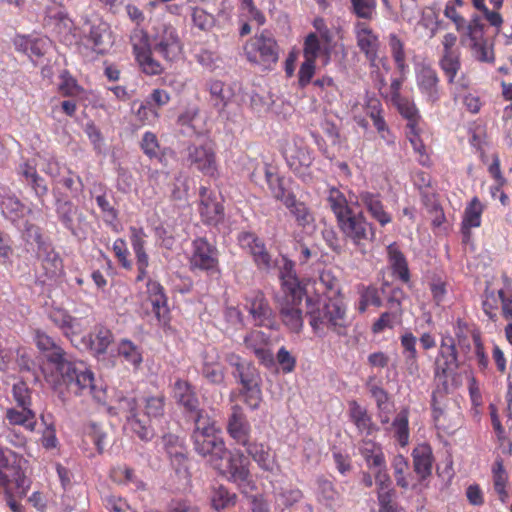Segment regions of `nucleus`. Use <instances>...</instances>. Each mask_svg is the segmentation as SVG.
Instances as JSON below:
<instances>
[{"label":"nucleus","mask_w":512,"mask_h":512,"mask_svg":"<svg viewBox=\"0 0 512 512\" xmlns=\"http://www.w3.org/2000/svg\"><path fill=\"white\" fill-rule=\"evenodd\" d=\"M85 25L88 30L83 28V38L80 37L83 44L97 54L104 55L108 53L115 42L110 25L101 19L86 20Z\"/></svg>","instance_id":"obj_12"},{"label":"nucleus","mask_w":512,"mask_h":512,"mask_svg":"<svg viewBox=\"0 0 512 512\" xmlns=\"http://www.w3.org/2000/svg\"><path fill=\"white\" fill-rule=\"evenodd\" d=\"M113 342L112 332L104 326H96L89 334L86 346L95 355H103Z\"/></svg>","instance_id":"obj_41"},{"label":"nucleus","mask_w":512,"mask_h":512,"mask_svg":"<svg viewBox=\"0 0 512 512\" xmlns=\"http://www.w3.org/2000/svg\"><path fill=\"white\" fill-rule=\"evenodd\" d=\"M421 127L420 124L412 126H406V137L409 140L414 152L418 155L417 160L421 165H427L429 163V156L426 150V146L421 139Z\"/></svg>","instance_id":"obj_53"},{"label":"nucleus","mask_w":512,"mask_h":512,"mask_svg":"<svg viewBox=\"0 0 512 512\" xmlns=\"http://www.w3.org/2000/svg\"><path fill=\"white\" fill-rule=\"evenodd\" d=\"M0 488L9 497L23 495L29 488V480L22 468V459L9 449H0Z\"/></svg>","instance_id":"obj_8"},{"label":"nucleus","mask_w":512,"mask_h":512,"mask_svg":"<svg viewBox=\"0 0 512 512\" xmlns=\"http://www.w3.org/2000/svg\"><path fill=\"white\" fill-rule=\"evenodd\" d=\"M35 343L39 350L49 352L47 360L53 366L52 371L43 367L46 381L54 388L65 385L77 395H90L96 401H106V391L102 384L94 379L93 372L83 361L67 358L63 349L42 331H36Z\"/></svg>","instance_id":"obj_1"},{"label":"nucleus","mask_w":512,"mask_h":512,"mask_svg":"<svg viewBox=\"0 0 512 512\" xmlns=\"http://www.w3.org/2000/svg\"><path fill=\"white\" fill-rule=\"evenodd\" d=\"M353 12L362 19H371L376 9V0H350Z\"/></svg>","instance_id":"obj_63"},{"label":"nucleus","mask_w":512,"mask_h":512,"mask_svg":"<svg viewBox=\"0 0 512 512\" xmlns=\"http://www.w3.org/2000/svg\"><path fill=\"white\" fill-rule=\"evenodd\" d=\"M225 458L227 459L225 464L222 460L219 468H213L235 483L243 493L248 494L254 491L256 486L249 470V461L244 454L240 450L227 451Z\"/></svg>","instance_id":"obj_11"},{"label":"nucleus","mask_w":512,"mask_h":512,"mask_svg":"<svg viewBox=\"0 0 512 512\" xmlns=\"http://www.w3.org/2000/svg\"><path fill=\"white\" fill-rule=\"evenodd\" d=\"M13 43L17 51L24 53L30 59L44 56L51 46L50 39L40 35H17Z\"/></svg>","instance_id":"obj_26"},{"label":"nucleus","mask_w":512,"mask_h":512,"mask_svg":"<svg viewBox=\"0 0 512 512\" xmlns=\"http://www.w3.org/2000/svg\"><path fill=\"white\" fill-rule=\"evenodd\" d=\"M190 266L210 274L219 272L218 250L204 238L195 239L192 243Z\"/></svg>","instance_id":"obj_17"},{"label":"nucleus","mask_w":512,"mask_h":512,"mask_svg":"<svg viewBox=\"0 0 512 512\" xmlns=\"http://www.w3.org/2000/svg\"><path fill=\"white\" fill-rule=\"evenodd\" d=\"M147 294L157 318L159 320L164 319L169 312L164 288L157 281L149 280L147 282Z\"/></svg>","instance_id":"obj_42"},{"label":"nucleus","mask_w":512,"mask_h":512,"mask_svg":"<svg viewBox=\"0 0 512 512\" xmlns=\"http://www.w3.org/2000/svg\"><path fill=\"white\" fill-rule=\"evenodd\" d=\"M57 213L62 224L73 235L78 236L86 224L84 214L69 201L60 203L57 207Z\"/></svg>","instance_id":"obj_32"},{"label":"nucleus","mask_w":512,"mask_h":512,"mask_svg":"<svg viewBox=\"0 0 512 512\" xmlns=\"http://www.w3.org/2000/svg\"><path fill=\"white\" fill-rule=\"evenodd\" d=\"M416 82L425 102L430 105L439 102L441 98L439 77L433 68L429 66L420 67L416 72Z\"/></svg>","instance_id":"obj_21"},{"label":"nucleus","mask_w":512,"mask_h":512,"mask_svg":"<svg viewBox=\"0 0 512 512\" xmlns=\"http://www.w3.org/2000/svg\"><path fill=\"white\" fill-rule=\"evenodd\" d=\"M244 53L249 62L265 69H270L279 59L278 44L272 34L266 30L246 42Z\"/></svg>","instance_id":"obj_10"},{"label":"nucleus","mask_w":512,"mask_h":512,"mask_svg":"<svg viewBox=\"0 0 512 512\" xmlns=\"http://www.w3.org/2000/svg\"><path fill=\"white\" fill-rule=\"evenodd\" d=\"M483 211L484 206L477 197H474L466 206L461 224V231L465 241L469 240L472 228L480 227Z\"/></svg>","instance_id":"obj_39"},{"label":"nucleus","mask_w":512,"mask_h":512,"mask_svg":"<svg viewBox=\"0 0 512 512\" xmlns=\"http://www.w3.org/2000/svg\"><path fill=\"white\" fill-rule=\"evenodd\" d=\"M187 161L206 176L215 177L218 173L215 146L212 141L206 140L188 146Z\"/></svg>","instance_id":"obj_14"},{"label":"nucleus","mask_w":512,"mask_h":512,"mask_svg":"<svg viewBox=\"0 0 512 512\" xmlns=\"http://www.w3.org/2000/svg\"><path fill=\"white\" fill-rule=\"evenodd\" d=\"M273 196L283 202L286 208L294 216L298 226L306 230H313L315 227V218L310 209L303 203L297 201L295 196L286 192L284 188L279 185L277 188L271 187Z\"/></svg>","instance_id":"obj_18"},{"label":"nucleus","mask_w":512,"mask_h":512,"mask_svg":"<svg viewBox=\"0 0 512 512\" xmlns=\"http://www.w3.org/2000/svg\"><path fill=\"white\" fill-rule=\"evenodd\" d=\"M459 367L454 339L443 337L435 360V378L448 389V379L455 381L456 371Z\"/></svg>","instance_id":"obj_13"},{"label":"nucleus","mask_w":512,"mask_h":512,"mask_svg":"<svg viewBox=\"0 0 512 512\" xmlns=\"http://www.w3.org/2000/svg\"><path fill=\"white\" fill-rule=\"evenodd\" d=\"M389 265L393 271V275L396 276L403 283H409L410 272L408 269L407 261L398 249L396 244H390L387 247Z\"/></svg>","instance_id":"obj_45"},{"label":"nucleus","mask_w":512,"mask_h":512,"mask_svg":"<svg viewBox=\"0 0 512 512\" xmlns=\"http://www.w3.org/2000/svg\"><path fill=\"white\" fill-rule=\"evenodd\" d=\"M130 43L135 58L140 56V54L153 50L150 34L148 35L143 29L135 28L131 32Z\"/></svg>","instance_id":"obj_56"},{"label":"nucleus","mask_w":512,"mask_h":512,"mask_svg":"<svg viewBox=\"0 0 512 512\" xmlns=\"http://www.w3.org/2000/svg\"><path fill=\"white\" fill-rule=\"evenodd\" d=\"M202 376L212 384H221L225 378V372L220 363V356L216 348L209 347L203 353L201 368Z\"/></svg>","instance_id":"obj_30"},{"label":"nucleus","mask_w":512,"mask_h":512,"mask_svg":"<svg viewBox=\"0 0 512 512\" xmlns=\"http://www.w3.org/2000/svg\"><path fill=\"white\" fill-rule=\"evenodd\" d=\"M227 431L229 435L239 444L246 446L249 442L251 426L248 422L242 407L235 404L231 408V415L228 419Z\"/></svg>","instance_id":"obj_27"},{"label":"nucleus","mask_w":512,"mask_h":512,"mask_svg":"<svg viewBox=\"0 0 512 512\" xmlns=\"http://www.w3.org/2000/svg\"><path fill=\"white\" fill-rule=\"evenodd\" d=\"M41 265L48 279H56L63 274V262L52 248L44 247L40 253Z\"/></svg>","instance_id":"obj_48"},{"label":"nucleus","mask_w":512,"mask_h":512,"mask_svg":"<svg viewBox=\"0 0 512 512\" xmlns=\"http://www.w3.org/2000/svg\"><path fill=\"white\" fill-rule=\"evenodd\" d=\"M381 304V298L375 287L369 286L362 290L358 306L360 312H365L369 306L379 307Z\"/></svg>","instance_id":"obj_62"},{"label":"nucleus","mask_w":512,"mask_h":512,"mask_svg":"<svg viewBox=\"0 0 512 512\" xmlns=\"http://www.w3.org/2000/svg\"><path fill=\"white\" fill-rule=\"evenodd\" d=\"M0 206L3 214L12 221H16L30 212V209L15 196L4 197L0 202Z\"/></svg>","instance_id":"obj_55"},{"label":"nucleus","mask_w":512,"mask_h":512,"mask_svg":"<svg viewBox=\"0 0 512 512\" xmlns=\"http://www.w3.org/2000/svg\"><path fill=\"white\" fill-rule=\"evenodd\" d=\"M332 38H321L314 34H308L303 43V56L315 60L320 56L330 57L333 49Z\"/></svg>","instance_id":"obj_36"},{"label":"nucleus","mask_w":512,"mask_h":512,"mask_svg":"<svg viewBox=\"0 0 512 512\" xmlns=\"http://www.w3.org/2000/svg\"><path fill=\"white\" fill-rule=\"evenodd\" d=\"M106 401H97L108 407L110 413L120 415L126 419L124 429L137 435L142 441H149L154 436V431L146 418H157L163 414L164 398L161 396L149 397L145 400V413L141 416L138 405L132 396H124L122 392L113 391L109 395L107 389Z\"/></svg>","instance_id":"obj_2"},{"label":"nucleus","mask_w":512,"mask_h":512,"mask_svg":"<svg viewBox=\"0 0 512 512\" xmlns=\"http://www.w3.org/2000/svg\"><path fill=\"white\" fill-rule=\"evenodd\" d=\"M439 65L447 78L448 84L452 86L454 100H457L460 97V90L468 86L463 77L457 79V74L461 68L460 53L443 54Z\"/></svg>","instance_id":"obj_25"},{"label":"nucleus","mask_w":512,"mask_h":512,"mask_svg":"<svg viewBox=\"0 0 512 512\" xmlns=\"http://www.w3.org/2000/svg\"><path fill=\"white\" fill-rule=\"evenodd\" d=\"M206 89L210 95V102L219 113H222L235 97L234 87L220 80H209Z\"/></svg>","instance_id":"obj_31"},{"label":"nucleus","mask_w":512,"mask_h":512,"mask_svg":"<svg viewBox=\"0 0 512 512\" xmlns=\"http://www.w3.org/2000/svg\"><path fill=\"white\" fill-rule=\"evenodd\" d=\"M414 471L422 479L431 475L434 457L432 448L428 444L417 445L413 452Z\"/></svg>","instance_id":"obj_38"},{"label":"nucleus","mask_w":512,"mask_h":512,"mask_svg":"<svg viewBox=\"0 0 512 512\" xmlns=\"http://www.w3.org/2000/svg\"><path fill=\"white\" fill-rule=\"evenodd\" d=\"M172 395L175 401L187 411H197L199 400L188 381L177 379L173 384Z\"/></svg>","instance_id":"obj_37"},{"label":"nucleus","mask_w":512,"mask_h":512,"mask_svg":"<svg viewBox=\"0 0 512 512\" xmlns=\"http://www.w3.org/2000/svg\"><path fill=\"white\" fill-rule=\"evenodd\" d=\"M408 461L402 455H396L392 460V468L394 470V477L398 486L404 489L412 487L409 477L406 476L408 471Z\"/></svg>","instance_id":"obj_58"},{"label":"nucleus","mask_w":512,"mask_h":512,"mask_svg":"<svg viewBox=\"0 0 512 512\" xmlns=\"http://www.w3.org/2000/svg\"><path fill=\"white\" fill-rule=\"evenodd\" d=\"M360 453L370 469L384 467L386 463L381 446L374 441L363 440L360 446Z\"/></svg>","instance_id":"obj_51"},{"label":"nucleus","mask_w":512,"mask_h":512,"mask_svg":"<svg viewBox=\"0 0 512 512\" xmlns=\"http://www.w3.org/2000/svg\"><path fill=\"white\" fill-rule=\"evenodd\" d=\"M35 165H38L44 173L54 180L58 179L61 175L60 163L49 153L38 154L35 159Z\"/></svg>","instance_id":"obj_59"},{"label":"nucleus","mask_w":512,"mask_h":512,"mask_svg":"<svg viewBox=\"0 0 512 512\" xmlns=\"http://www.w3.org/2000/svg\"><path fill=\"white\" fill-rule=\"evenodd\" d=\"M150 40L153 50L166 61L174 62L182 56L183 42L172 24L155 23L151 28Z\"/></svg>","instance_id":"obj_9"},{"label":"nucleus","mask_w":512,"mask_h":512,"mask_svg":"<svg viewBox=\"0 0 512 512\" xmlns=\"http://www.w3.org/2000/svg\"><path fill=\"white\" fill-rule=\"evenodd\" d=\"M356 203L362 206L381 227L391 223L392 215L386 210L380 193L361 190L356 196Z\"/></svg>","instance_id":"obj_20"},{"label":"nucleus","mask_w":512,"mask_h":512,"mask_svg":"<svg viewBox=\"0 0 512 512\" xmlns=\"http://www.w3.org/2000/svg\"><path fill=\"white\" fill-rule=\"evenodd\" d=\"M318 503L330 511H336L342 505V496L334 484L324 478H318L315 489Z\"/></svg>","instance_id":"obj_33"},{"label":"nucleus","mask_w":512,"mask_h":512,"mask_svg":"<svg viewBox=\"0 0 512 512\" xmlns=\"http://www.w3.org/2000/svg\"><path fill=\"white\" fill-rule=\"evenodd\" d=\"M233 375L239 379L242 386L240 394L243 396L244 403L250 409L257 410L262 402L260 376L257 369L248 363L244 367H240L238 372H233Z\"/></svg>","instance_id":"obj_15"},{"label":"nucleus","mask_w":512,"mask_h":512,"mask_svg":"<svg viewBox=\"0 0 512 512\" xmlns=\"http://www.w3.org/2000/svg\"><path fill=\"white\" fill-rule=\"evenodd\" d=\"M112 250L120 265L130 270L132 268V261L129 259L130 253L125 240L122 238L116 239L113 243Z\"/></svg>","instance_id":"obj_64"},{"label":"nucleus","mask_w":512,"mask_h":512,"mask_svg":"<svg viewBox=\"0 0 512 512\" xmlns=\"http://www.w3.org/2000/svg\"><path fill=\"white\" fill-rule=\"evenodd\" d=\"M5 420L11 426H22L28 431L36 428V414L29 407H10L5 412Z\"/></svg>","instance_id":"obj_40"},{"label":"nucleus","mask_w":512,"mask_h":512,"mask_svg":"<svg viewBox=\"0 0 512 512\" xmlns=\"http://www.w3.org/2000/svg\"><path fill=\"white\" fill-rule=\"evenodd\" d=\"M327 202L336 217L338 227L344 237L364 254L366 246L375 238V227L362 212L355 213L345 195L337 188H331Z\"/></svg>","instance_id":"obj_4"},{"label":"nucleus","mask_w":512,"mask_h":512,"mask_svg":"<svg viewBox=\"0 0 512 512\" xmlns=\"http://www.w3.org/2000/svg\"><path fill=\"white\" fill-rule=\"evenodd\" d=\"M117 355L134 370L140 368L143 362V352L140 346L129 339L123 338L117 343Z\"/></svg>","instance_id":"obj_44"},{"label":"nucleus","mask_w":512,"mask_h":512,"mask_svg":"<svg viewBox=\"0 0 512 512\" xmlns=\"http://www.w3.org/2000/svg\"><path fill=\"white\" fill-rule=\"evenodd\" d=\"M508 474L503 466L502 460L497 459L492 466V484L493 491L498 496L501 503L508 500L507 491Z\"/></svg>","instance_id":"obj_50"},{"label":"nucleus","mask_w":512,"mask_h":512,"mask_svg":"<svg viewBox=\"0 0 512 512\" xmlns=\"http://www.w3.org/2000/svg\"><path fill=\"white\" fill-rule=\"evenodd\" d=\"M388 432L401 447L408 445L410 440V430L409 412L407 409H402L397 413L391 426L388 428Z\"/></svg>","instance_id":"obj_43"},{"label":"nucleus","mask_w":512,"mask_h":512,"mask_svg":"<svg viewBox=\"0 0 512 512\" xmlns=\"http://www.w3.org/2000/svg\"><path fill=\"white\" fill-rule=\"evenodd\" d=\"M293 266L291 261L285 260L280 271L282 289L285 294L284 301L280 307V315L283 324L291 332L299 333L303 327L302 311L299 305L305 295V291L296 276Z\"/></svg>","instance_id":"obj_7"},{"label":"nucleus","mask_w":512,"mask_h":512,"mask_svg":"<svg viewBox=\"0 0 512 512\" xmlns=\"http://www.w3.org/2000/svg\"><path fill=\"white\" fill-rule=\"evenodd\" d=\"M49 317L67 337L78 335L85 328L82 319L72 317L67 311L60 308L51 310Z\"/></svg>","instance_id":"obj_35"},{"label":"nucleus","mask_w":512,"mask_h":512,"mask_svg":"<svg viewBox=\"0 0 512 512\" xmlns=\"http://www.w3.org/2000/svg\"><path fill=\"white\" fill-rule=\"evenodd\" d=\"M444 15L454 23L456 30L460 33L461 44L471 51L477 61L494 62L493 45L484 37L485 26L478 15H474L467 22L451 3L446 4Z\"/></svg>","instance_id":"obj_5"},{"label":"nucleus","mask_w":512,"mask_h":512,"mask_svg":"<svg viewBox=\"0 0 512 512\" xmlns=\"http://www.w3.org/2000/svg\"><path fill=\"white\" fill-rule=\"evenodd\" d=\"M374 470L375 482L378 487L379 506L382 507L392 503L391 480L387 473L386 463L384 467H376Z\"/></svg>","instance_id":"obj_52"},{"label":"nucleus","mask_w":512,"mask_h":512,"mask_svg":"<svg viewBox=\"0 0 512 512\" xmlns=\"http://www.w3.org/2000/svg\"><path fill=\"white\" fill-rule=\"evenodd\" d=\"M324 288L329 302L321 304L312 298H307V314L310 316V325L315 333H319L324 327L332 329L338 335L344 334L346 327V307L341 298L332 299L339 292L338 280L330 271H323L317 282Z\"/></svg>","instance_id":"obj_3"},{"label":"nucleus","mask_w":512,"mask_h":512,"mask_svg":"<svg viewBox=\"0 0 512 512\" xmlns=\"http://www.w3.org/2000/svg\"><path fill=\"white\" fill-rule=\"evenodd\" d=\"M248 455L257 463L260 469L268 472L274 471L276 460L271 455L269 448L259 443H249L246 445Z\"/></svg>","instance_id":"obj_47"},{"label":"nucleus","mask_w":512,"mask_h":512,"mask_svg":"<svg viewBox=\"0 0 512 512\" xmlns=\"http://www.w3.org/2000/svg\"><path fill=\"white\" fill-rule=\"evenodd\" d=\"M349 412L350 418L360 434L371 436L377 430L366 409L361 407L357 402L353 401L350 403Z\"/></svg>","instance_id":"obj_46"},{"label":"nucleus","mask_w":512,"mask_h":512,"mask_svg":"<svg viewBox=\"0 0 512 512\" xmlns=\"http://www.w3.org/2000/svg\"><path fill=\"white\" fill-rule=\"evenodd\" d=\"M199 195V212L203 221L208 224L217 223L221 219L223 207L220 204L216 193L210 191L206 187H201Z\"/></svg>","instance_id":"obj_29"},{"label":"nucleus","mask_w":512,"mask_h":512,"mask_svg":"<svg viewBox=\"0 0 512 512\" xmlns=\"http://www.w3.org/2000/svg\"><path fill=\"white\" fill-rule=\"evenodd\" d=\"M192 440L195 451L200 456L207 458L212 467L219 468L221 466V461L227 455L225 442L221 429L204 410L197 411Z\"/></svg>","instance_id":"obj_6"},{"label":"nucleus","mask_w":512,"mask_h":512,"mask_svg":"<svg viewBox=\"0 0 512 512\" xmlns=\"http://www.w3.org/2000/svg\"><path fill=\"white\" fill-rule=\"evenodd\" d=\"M269 337L262 331H252L244 339L246 347L265 365L273 362V355L268 349Z\"/></svg>","instance_id":"obj_34"},{"label":"nucleus","mask_w":512,"mask_h":512,"mask_svg":"<svg viewBox=\"0 0 512 512\" xmlns=\"http://www.w3.org/2000/svg\"><path fill=\"white\" fill-rule=\"evenodd\" d=\"M152 51L153 50H150L144 54H140L135 60L144 74L149 76L160 75L164 68L162 64L153 57Z\"/></svg>","instance_id":"obj_57"},{"label":"nucleus","mask_w":512,"mask_h":512,"mask_svg":"<svg viewBox=\"0 0 512 512\" xmlns=\"http://www.w3.org/2000/svg\"><path fill=\"white\" fill-rule=\"evenodd\" d=\"M354 32L357 40V46L365 54L369 63L375 65L380 63L378 59V50L380 41L378 35L373 32L368 24L358 21L354 26Z\"/></svg>","instance_id":"obj_22"},{"label":"nucleus","mask_w":512,"mask_h":512,"mask_svg":"<svg viewBox=\"0 0 512 512\" xmlns=\"http://www.w3.org/2000/svg\"><path fill=\"white\" fill-rule=\"evenodd\" d=\"M36 165L29 162L22 163L18 168V173L23 176L28 184L31 185L36 196L43 204V197L47 194L48 188L44 180L37 174Z\"/></svg>","instance_id":"obj_49"},{"label":"nucleus","mask_w":512,"mask_h":512,"mask_svg":"<svg viewBox=\"0 0 512 512\" xmlns=\"http://www.w3.org/2000/svg\"><path fill=\"white\" fill-rule=\"evenodd\" d=\"M12 397L17 407L32 408V391L23 381H18L12 386Z\"/></svg>","instance_id":"obj_61"},{"label":"nucleus","mask_w":512,"mask_h":512,"mask_svg":"<svg viewBox=\"0 0 512 512\" xmlns=\"http://www.w3.org/2000/svg\"><path fill=\"white\" fill-rule=\"evenodd\" d=\"M235 502V494H230L223 486L215 487L211 495L212 507L217 510L226 509Z\"/></svg>","instance_id":"obj_60"},{"label":"nucleus","mask_w":512,"mask_h":512,"mask_svg":"<svg viewBox=\"0 0 512 512\" xmlns=\"http://www.w3.org/2000/svg\"><path fill=\"white\" fill-rule=\"evenodd\" d=\"M238 241L242 248L251 253L259 269L268 271L274 267V261L266 250L264 243L253 233L242 232L238 236Z\"/></svg>","instance_id":"obj_23"},{"label":"nucleus","mask_w":512,"mask_h":512,"mask_svg":"<svg viewBox=\"0 0 512 512\" xmlns=\"http://www.w3.org/2000/svg\"><path fill=\"white\" fill-rule=\"evenodd\" d=\"M363 111L371 118L379 133L387 131L386 122L382 116V104L376 96L366 95L364 104H355L350 112L354 121L363 129H367L369 123L363 115Z\"/></svg>","instance_id":"obj_16"},{"label":"nucleus","mask_w":512,"mask_h":512,"mask_svg":"<svg viewBox=\"0 0 512 512\" xmlns=\"http://www.w3.org/2000/svg\"><path fill=\"white\" fill-rule=\"evenodd\" d=\"M245 308L256 326L273 327L272 309L260 291H253L246 298Z\"/></svg>","instance_id":"obj_24"},{"label":"nucleus","mask_w":512,"mask_h":512,"mask_svg":"<svg viewBox=\"0 0 512 512\" xmlns=\"http://www.w3.org/2000/svg\"><path fill=\"white\" fill-rule=\"evenodd\" d=\"M130 241L132 249L136 257V266L138 275L136 281H143L147 275V268L149 266V257L145 251V238L146 234L142 228L130 227Z\"/></svg>","instance_id":"obj_28"},{"label":"nucleus","mask_w":512,"mask_h":512,"mask_svg":"<svg viewBox=\"0 0 512 512\" xmlns=\"http://www.w3.org/2000/svg\"><path fill=\"white\" fill-rule=\"evenodd\" d=\"M403 118L407 120L406 126L420 124L421 116L413 100L406 97H398L392 102Z\"/></svg>","instance_id":"obj_54"},{"label":"nucleus","mask_w":512,"mask_h":512,"mask_svg":"<svg viewBox=\"0 0 512 512\" xmlns=\"http://www.w3.org/2000/svg\"><path fill=\"white\" fill-rule=\"evenodd\" d=\"M45 21L47 26L53 27L62 42L72 44L80 41L73 21L62 8L49 9Z\"/></svg>","instance_id":"obj_19"}]
</instances>
